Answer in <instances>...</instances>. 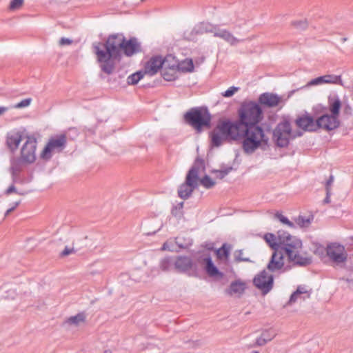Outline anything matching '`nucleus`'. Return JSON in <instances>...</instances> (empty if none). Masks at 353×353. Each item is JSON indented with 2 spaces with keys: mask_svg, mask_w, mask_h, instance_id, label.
Returning <instances> with one entry per match:
<instances>
[{
  "mask_svg": "<svg viewBox=\"0 0 353 353\" xmlns=\"http://www.w3.org/2000/svg\"><path fill=\"white\" fill-rule=\"evenodd\" d=\"M253 283L258 289L266 294L273 287V276L263 270L255 276Z\"/></svg>",
  "mask_w": 353,
  "mask_h": 353,
  "instance_id": "4468645a",
  "label": "nucleus"
},
{
  "mask_svg": "<svg viewBox=\"0 0 353 353\" xmlns=\"http://www.w3.org/2000/svg\"><path fill=\"white\" fill-rule=\"evenodd\" d=\"M169 264V260L168 259H164L162 262L161 267L163 270H167V265Z\"/></svg>",
  "mask_w": 353,
  "mask_h": 353,
  "instance_id": "49530a36",
  "label": "nucleus"
},
{
  "mask_svg": "<svg viewBox=\"0 0 353 353\" xmlns=\"http://www.w3.org/2000/svg\"><path fill=\"white\" fill-rule=\"evenodd\" d=\"M174 249L173 242L172 241H168L165 242L161 248V250H169L172 251Z\"/></svg>",
  "mask_w": 353,
  "mask_h": 353,
  "instance_id": "ea45409f",
  "label": "nucleus"
},
{
  "mask_svg": "<svg viewBox=\"0 0 353 353\" xmlns=\"http://www.w3.org/2000/svg\"><path fill=\"white\" fill-rule=\"evenodd\" d=\"M239 90V87L232 86L221 94L223 97H231Z\"/></svg>",
  "mask_w": 353,
  "mask_h": 353,
  "instance_id": "4c0bfd02",
  "label": "nucleus"
},
{
  "mask_svg": "<svg viewBox=\"0 0 353 353\" xmlns=\"http://www.w3.org/2000/svg\"><path fill=\"white\" fill-rule=\"evenodd\" d=\"M24 139L23 132L19 130L14 129L9 131L6 134V145L12 151H16L21 141Z\"/></svg>",
  "mask_w": 353,
  "mask_h": 353,
  "instance_id": "f3484780",
  "label": "nucleus"
},
{
  "mask_svg": "<svg viewBox=\"0 0 353 353\" xmlns=\"http://www.w3.org/2000/svg\"><path fill=\"white\" fill-rule=\"evenodd\" d=\"M311 289L305 285L298 286L296 290L292 294L289 300V304H292L299 301H305L310 297Z\"/></svg>",
  "mask_w": 353,
  "mask_h": 353,
  "instance_id": "412c9836",
  "label": "nucleus"
},
{
  "mask_svg": "<svg viewBox=\"0 0 353 353\" xmlns=\"http://www.w3.org/2000/svg\"><path fill=\"white\" fill-rule=\"evenodd\" d=\"M351 239L353 241V236H352V237H351Z\"/></svg>",
  "mask_w": 353,
  "mask_h": 353,
  "instance_id": "603ef678",
  "label": "nucleus"
},
{
  "mask_svg": "<svg viewBox=\"0 0 353 353\" xmlns=\"http://www.w3.org/2000/svg\"><path fill=\"white\" fill-rule=\"evenodd\" d=\"M194 70L193 61L190 59H186L181 62L179 61V70L183 72H190Z\"/></svg>",
  "mask_w": 353,
  "mask_h": 353,
  "instance_id": "473e14b6",
  "label": "nucleus"
},
{
  "mask_svg": "<svg viewBox=\"0 0 353 353\" xmlns=\"http://www.w3.org/2000/svg\"><path fill=\"white\" fill-rule=\"evenodd\" d=\"M223 130L226 131L229 139L242 140L246 127L240 119L238 121H223Z\"/></svg>",
  "mask_w": 353,
  "mask_h": 353,
  "instance_id": "9d476101",
  "label": "nucleus"
},
{
  "mask_svg": "<svg viewBox=\"0 0 353 353\" xmlns=\"http://www.w3.org/2000/svg\"><path fill=\"white\" fill-rule=\"evenodd\" d=\"M13 192H15V188L14 185H11L10 187H9V188L6 191L7 194H10Z\"/></svg>",
  "mask_w": 353,
  "mask_h": 353,
  "instance_id": "09e8293b",
  "label": "nucleus"
},
{
  "mask_svg": "<svg viewBox=\"0 0 353 353\" xmlns=\"http://www.w3.org/2000/svg\"><path fill=\"white\" fill-rule=\"evenodd\" d=\"M163 66V57L159 55L152 56L143 62V73L147 75L153 76L162 69Z\"/></svg>",
  "mask_w": 353,
  "mask_h": 353,
  "instance_id": "2eb2a0df",
  "label": "nucleus"
},
{
  "mask_svg": "<svg viewBox=\"0 0 353 353\" xmlns=\"http://www.w3.org/2000/svg\"><path fill=\"white\" fill-rule=\"evenodd\" d=\"M340 76L334 74H325L311 80L307 83V86L318 85L322 84H338L341 82Z\"/></svg>",
  "mask_w": 353,
  "mask_h": 353,
  "instance_id": "4be33fe9",
  "label": "nucleus"
},
{
  "mask_svg": "<svg viewBox=\"0 0 353 353\" xmlns=\"http://www.w3.org/2000/svg\"><path fill=\"white\" fill-rule=\"evenodd\" d=\"M187 121L197 130L203 127L209 126L211 117L205 109L192 110L185 114Z\"/></svg>",
  "mask_w": 353,
  "mask_h": 353,
  "instance_id": "0eeeda50",
  "label": "nucleus"
},
{
  "mask_svg": "<svg viewBox=\"0 0 353 353\" xmlns=\"http://www.w3.org/2000/svg\"><path fill=\"white\" fill-rule=\"evenodd\" d=\"M329 111L331 115L336 116L339 118L340 110L341 108V101L338 97H332L329 99L328 101Z\"/></svg>",
  "mask_w": 353,
  "mask_h": 353,
  "instance_id": "c756f323",
  "label": "nucleus"
},
{
  "mask_svg": "<svg viewBox=\"0 0 353 353\" xmlns=\"http://www.w3.org/2000/svg\"><path fill=\"white\" fill-rule=\"evenodd\" d=\"M23 4V0H12L9 6V9L12 11L17 10L22 7Z\"/></svg>",
  "mask_w": 353,
  "mask_h": 353,
  "instance_id": "e433bc0d",
  "label": "nucleus"
},
{
  "mask_svg": "<svg viewBox=\"0 0 353 353\" xmlns=\"http://www.w3.org/2000/svg\"><path fill=\"white\" fill-rule=\"evenodd\" d=\"M222 123H219L211 134L212 143L214 146H219L226 139H229L226 131L222 128Z\"/></svg>",
  "mask_w": 353,
  "mask_h": 353,
  "instance_id": "5701e85b",
  "label": "nucleus"
},
{
  "mask_svg": "<svg viewBox=\"0 0 353 353\" xmlns=\"http://www.w3.org/2000/svg\"><path fill=\"white\" fill-rule=\"evenodd\" d=\"M239 117L245 126L256 125L263 119V112L259 104L249 101L243 103L239 110Z\"/></svg>",
  "mask_w": 353,
  "mask_h": 353,
  "instance_id": "20e7f679",
  "label": "nucleus"
},
{
  "mask_svg": "<svg viewBox=\"0 0 353 353\" xmlns=\"http://www.w3.org/2000/svg\"><path fill=\"white\" fill-rule=\"evenodd\" d=\"M326 252L330 261L336 265L343 263L347 259V252L345 248L338 243L328 245Z\"/></svg>",
  "mask_w": 353,
  "mask_h": 353,
  "instance_id": "f8f14e48",
  "label": "nucleus"
},
{
  "mask_svg": "<svg viewBox=\"0 0 353 353\" xmlns=\"http://www.w3.org/2000/svg\"><path fill=\"white\" fill-rule=\"evenodd\" d=\"M174 265L176 269L180 272H185L192 268V263L191 259L187 256H179L176 258Z\"/></svg>",
  "mask_w": 353,
  "mask_h": 353,
  "instance_id": "bb28decb",
  "label": "nucleus"
},
{
  "mask_svg": "<svg viewBox=\"0 0 353 353\" xmlns=\"http://www.w3.org/2000/svg\"><path fill=\"white\" fill-rule=\"evenodd\" d=\"M8 110L9 108L8 107L0 106V116L3 115Z\"/></svg>",
  "mask_w": 353,
  "mask_h": 353,
  "instance_id": "de8ad7c7",
  "label": "nucleus"
},
{
  "mask_svg": "<svg viewBox=\"0 0 353 353\" xmlns=\"http://www.w3.org/2000/svg\"><path fill=\"white\" fill-rule=\"evenodd\" d=\"M292 137V129L288 121L281 122L274 130V137L280 147L287 146Z\"/></svg>",
  "mask_w": 353,
  "mask_h": 353,
  "instance_id": "9b49d317",
  "label": "nucleus"
},
{
  "mask_svg": "<svg viewBox=\"0 0 353 353\" xmlns=\"http://www.w3.org/2000/svg\"><path fill=\"white\" fill-rule=\"evenodd\" d=\"M145 74L143 73V70L138 71L128 77V83L130 85L137 84L141 79H142Z\"/></svg>",
  "mask_w": 353,
  "mask_h": 353,
  "instance_id": "72a5a7b5",
  "label": "nucleus"
},
{
  "mask_svg": "<svg viewBox=\"0 0 353 353\" xmlns=\"http://www.w3.org/2000/svg\"><path fill=\"white\" fill-rule=\"evenodd\" d=\"M275 336L276 333L273 330H265L261 332L259 337H257L255 344L258 346H263L267 343L271 341Z\"/></svg>",
  "mask_w": 353,
  "mask_h": 353,
  "instance_id": "a878e982",
  "label": "nucleus"
},
{
  "mask_svg": "<svg viewBox=\"0 0 353 353\" xmlns=\"http://www.w3.org/2000/svg\"><path fill=\"white\" fill-rule=\"evenodd\" d=\"M205 32H209L213 34L214 37H219L230 45H235L239 43V39L236 38L230 31L225 29H222L218 26L212 27L211 29H208L207 27L204 28L201 26L198 32L202 33L203 30Z\"/></svg>",
  "mask_w": 353,
  "mask_h": 353,
  "instance_id": "ddd939ff",
  "label": "nucleus"
},
{
  "mask_svg": "<svg viewBox=\"0 0 353 353\" xmlns=\"http://www.w3.org/2000/svg\"><path fill=\"white\" fill-rule=\"evenodd\" d=\"M246 285L245 283L243 281H236L233 282L230 285V294H241L245 290Z\"/></svg>",
  "mask_w": 353,
  "mask_h": 353,
  "instance_id": "2f4dec72",
  "label": "nucleus"
},
{
  "mask_svg": "<svg viewBox=\"0 0 353 353\" xmlns=\"http://www.w3.org/2000/svg\"><path fill=\"white\" fill-rule=\"evenodd\" d=\"M259 102L264 106L274 108L282 102V98L276 94L266 92L260 95Z\"/></svg>",
  "mask_w": 353,
  "mask_h": 353,
  "instance_id": "aec40b11",
  "label": "nucleus"
},
{
  "mask_svg": "<svg viewBox=\"0 0 353 353\" xmlns=\"http://www.w3.org/2000/svg\"><path fill=\"white\" fill-rule=\"evenodd\" d=\"M339 119L336 116L324 114L317 119V127L332 130L339 127Z\"/></svg>",
  "mask_w": 353,
  "mask_h": 353,
  "instance_id": "a211bd4d",
  "label": "nucleus"
},
{
  "mask_svg": "<svg viewBox=\"0 0 353 353\" xmlns=\"http://www.w3.org/2000/svg\"><path fill=\"white\" fill-rule=\"evenodd\" d=\"M85 319L86 316L84 313H79L67 319L65 323L69 325L79 326L85 323Z\"/></svg>",
  "mask_w": 353,
  "mask_h": 353,
  "instance_id": "7c9ffc66",
  "label": "nucleus"
},
{
  "mask_svg": "<svg viewBox=\"0 0 353 353\" xmlns=\"http://www.w3.org/2000/svg\"><path fill=\"white\" fill-rule=\"evenodd\" d=\"M286 234H281L279 232L277 234H274L268 232L263 235V239L272 249L275 250L283 246V241H285Z\"/></svg>",
  "mask_w": 353,
  "mask_h": 353,
  "instance_id": "6ab92c4d",
  "label": "nucleus"
},
{
  "mask_svg": "<svg viewBox=\"0 0 353 353\" xmlns=\"http://www.w3.org/2000/svg\"><path fill=\"white\" fill-rule=\"evenodd\" d=\"M332 179L331 178V179L327 181V186L330 185V184L332 183Z\"/></svg>",
  "mask_w": 353,
  "mask_h": 353,
  "instance_id": "8fccbe9b",
  "label": "nucleus"
},
{
  "mask_svg": "<svg viewBox=\"0 0 353 353\" xmlns=\"http://www.w3.org/2000/svg\"><path fill=\"white\" fill-rule=\"evenodd\" d=\"M198 181L199 168L193 167L189 170L186 176L185 182L180 186L178 192L179 196L182 199L189 197L197 186Z\"/></svg>",
  "mask_w": 353,
  "mask_h": 353,
  "instance_id": "6e6552de",
  "label": "nucleus"
},
{
  "mask_svg": "<svg viewBox=\"0 0 353 353\" xmlns=\"http://www.w3.org/2000/svg\"><path fill=\"white\" fill-rule=\"evenodd\" d=\"M123 43V35L117 34L108 37L105 43L97 42L93 44L97 61L106 74H110L114 71V60H120Z\"/></svg>",
  "mask_w": 353,
  "mask_h": 353,
  "instance_id": "f257e3e1",
  "label": "nucleus"
},
{
  "mask_svg": "<svg viewBox=\"0 0 353 353\" xmlns=\"http://www.w3.org/2000/svg\"><path fill=\"white\" fill-rule=\"evenodd\" d=\"M227 172L225 171H215L214 174L216 175V179H222L227 174Z\"/></svg>",
  "mask_w": 353,
  "mask_h": 353,
  "instance_id": "37998d69",
  "label": "nucleus"
},
{
  "mask_svg": "<svg viewBox=\"0 0 353 353\" xmlns=\"http://www.w3.org/2000/svg\"><path fill=\"white\" fill-rule=\"evenodd\" d=\"M203 261L205 263L206 272L210 276L219 278H221L223 276V274L219 271L210 257L208 256L205 258Z\"/></svg>",
  "mask_w": 353,
  "mask_h": 353,
  "instance_id": "cd10ccee",
  "label": "nucleus"
},
{
  "mask_svg": "<svg viewBox=\"0 0 353 353\" xmlns=\"http://www.w3.org/2000/svg\"><path fill=\"white\" fill-rule=\"evenodd\" d=\"M74 249L72 247H68L66 246L64 250L62 251V252L61 253V256L64 257V256H67L71 254H73L74 253Z\"/></svg>",
  "mask_w": 353,
  "mask_h": 353,
  "instance_id": "a19ab883",
  "label": "nucleus"
},
{
  "mask_svg": "<svg viewBox=\"0 0 353 353\" xmlns=\"http://www.w3.org/2000/svg\"><path fill=\"white\" fill-rule=\"evenodd\" d=\"M163 66L162 76L166 81H173L176 77L179 70V61L172 54L163 57Z\"/></svg>",
  "mask_w": 353,
  "mask_h": 353,
  "instance_id": "1a4fd4ad",
  "label": "nucleus"
},
{
  "mask_svg": "<svg viewBox=\"0 0 353 353\" xmlns=\"http://www.w3.org/2000/svg\"><path fill=\"white\" fill-rule=\"evenodd\" d=\"M276 217L283 223L288 225L290 228H294V224L291 222L286 216L281 214H277Z\"/></svg>",
  "mask_w": 353,
  "mask_h": 353,
  "instance_id": "58836bf2",
  "label": "nucleus"
},
{
  "mask_svg": "<svg viewBox=\"0 0 353 353\" xmlns=\"http://www.w3.org/2000/svg\"><path fill=\"white\" fill-rule=\"evenodd\" d=\"M25 142L20 150L19 162L23 165H30L35 162L37 148V139L32 136L25 137Z\"/></svg>",
  "mask_w": 353,
  "mask_h": 353,
  "instance_id": "39448f33",
  "label": "nucleus"
},
{
  "mask_svg": "<svg viewBox=\"0 0 353 353\" xmlns=\"http://www.w3.org/2000/svg\"><path fill=\"white\" fill-rule=\"evenodd\" d=\"M32 99L31 98H26L23 100H21L20 102L14 104L13 106H12V108L14 109H22L27 108L32 103Z\"/></svg>",
  "mask_w": 353,
  "mask_h": 353,
  "instance_id": "f704fd0d",
  "label": "nucleus"
},
{
  "mask_svg": "<svg viewBox=\"0 0 353 353\" xmlns=\"http://www.w3.org/2000/svg\"><path fill=\"white\" fill-rule=\"evenodd\" d=\"M281 248L290 262L300 265H306L312 262L311 255L303 248L302 241L296 236L287 234Z\"/></svg>",
  "mask_w": 353,
  "mask_h": 353,
  "instance_id": "f03ea898",
  "label": "nucleus"
},
{
  "mask_svg": "<svg viewBox=\"0 0 353 353\" xmlns=\"http://www.w3.org/2000/svg\"><path fill=\"white\" fill-rule=\"evenodd\" d=\"M121 50H123L124 54L128 57H131L137 52H139V44L135 39H130L126 41L124 39V43L122 46Z\"/></svg>",
  "mask_w": 353,
  "mask_h": 353,
  "instance_id": "393cba45",
  "label": "nucleus"
},
{
  "mask_svg": "<svg viewBox=\"0 0 353 353\" xmlns=\"http://www.w3.org/2000/svg\"><path fill=\"white\" fill-rule=\"evenodd\" d=\"M231 250L232 246L230 244L223 243L220 248L215 251L217 259L227 262L228 261Z\"/></svg>",
  "mask_w": 353,
  "mask_h": 353,
  "instance_id": "c85d7f7f",
  "label": "nucleus"
},
{
  "mask_svg": "<svg viewBox=\"0 0 353 353\" xmlns=\"http://www.w3.org/2000/svg\"><path fill=\"white\" fill-rule=\"evenodd\" d=\"M200 182L201 184L205 188H210L213 187L216 183V181H214L208 176H205L201 179Z\"/></svg>",
  "mask_w": 353,
  "mask_h": 353,
  "instance_id": "c9c22d12",
  "label": "nucleus"
},
{
  "mask_svg": "<svg viewBox=\"0 0 353 353\" xmlns=\"http://www.w3.org/2000/svg\"><path fill=\"white\" fill-rule=\"evenodd\" d=\"M73 43V41L68 38L62 37L59 41V44L61 46H70Z\"/></svg>",
  "mask_w": 353,
  "mask_h": 353,
  "instance_id": "79ce46f5",
  "label": "nucleus"
},
{
  "mask_svg": "<svg viewBox=\"0 0 353 353\" xmlns=\"http://www.w3.org/2000/svg\"><path fill=\"white\" fill-rule=\"evenodd\" d=\"M250 353H260V352L259 351L254 350V351H252Z\"/></svg>",
  "mask_w": 353,
  "mask_h": 353,
  "instance_id": "3c124183",
  "label": "nucleus"
},
{
  "mask_svg": "<svg viewBox=\"0 0 353 353\" xmlns=\"http://www.w3.org/2000/svg\"><path fill=\"white\" fill-rule=\"evenodd\" d=\"M281 248L274 250L270 260L267 265V268L271 272H275L283 268L285 261H288L284 256Z\"/></svg>",
  "mask_w": 353,
  "mask_h": 353,
  "instance_id": "dca6fc26",
  "label": "nucleus"
},
{
  "mask_svg": "<svg viewBox=\"0 0 353 353\" xmlns=\"http://www.w3.org/2000/svg\"><path fill=\"white\" fill-rule=\"evenodd\" d=\"M296 123L298 127L304 130L314 131L318 128L317 121H315L312 117L307 115L299 117L296 119Z\"/></svg>",
  "mask_w": 353,
  "mask_h": 353,
  "instance_id": "b1692460",
  "label": "nucleus"
},
{
  "mask_svg": "<svg viewBox=\"0 0 353 353\" xmlns=\"http://www.w3.org/2000/svg\"><path fill=\"white\" fill-rule=\"evenodd\" d=\"M20 203V201H17L14 206L12 207L11 208L8 209L6 212V216L8 215L11 212H12L18 205Z\"/></svg>",
  "mask_w": 353,
  "mask_h": 353,
  "instance_id": "a18cd8bd",
  "label": "nucleus"
},
{
  "mask_svg": "<svg viewBox=\"0 0 353 353\" xmlns=\"http://www.w3.org/2000/svg\"><path fill=\"white\" fill-rule=\"evenodd\" d=\"M67 139L65 134H59L49 139L40 153V158L49 160L55 152H61L66 144Z\"/></svg>",
  "mask_w": 353,
  "mask_h": 353,
  "instance_id": "423d86ee",
  "label": "nucleus"
},
{
  "mask_svg": "<svg viewBox=\"0 0 353 353\" xmlns=\"http://www.w3.org/2000/svg\"><path fill=\"white\" fill-rule=\"evenodd\" d=\"M241 254H242V251L241 250H239V251L236 252V255H235L236 261H248L247 259L243 258Z\"/></svg>",
  "mask_w": 353,
  "mask_h": 353,
  "instance_id": "c03bdc74",
  "label": "nucleus"
},
{
  "mask_svg": "<svg viewBox=\"0 0 353 353\" xmlns=\"http://www.w3.org/2000/svg\"><path fill=\"white\" fill-rule=\"evenodd\" d=\"M245 127L246 129L242 139V148L245 153H252L257 148L268 144V138L261 127L257 125Z\"/></svg>",
  "mask_w": 353,
  "mask_h": 353,
  "instance_id": "7ed1b4c3",
  "label": "nucleus"
}]
</instances>
